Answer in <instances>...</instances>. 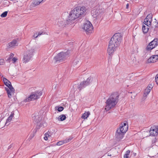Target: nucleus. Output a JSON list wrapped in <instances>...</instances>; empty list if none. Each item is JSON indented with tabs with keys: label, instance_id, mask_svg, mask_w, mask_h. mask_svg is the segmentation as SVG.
Here are the masks:
<instances>
[{
	"label": "nucleus",
	"instance_id": "nucleus-5",
	"mask_svg": "<svg viewBox=\"0 0 158 158\" xmlns=\"http://www.w3.org/2000/svg\"><path fill=\"white\" fill-rule=\"evenodd\" d=\"M35 52V49L33 48H32L27 50L24 54L23 58V62L27 63L30 60Z\"/></svg>",
	"mask_w": 158,
	"mask_h": 158
},
{
	"label": "nucleus",
	"instance_id": "nucleus-50",
	"mask_svg": "<svg viewBox=\"0 0 158 158\" xmlns=\"http://www.w3.org/2000/svg\"><path fill=\"white\" fill-rule=\"evenodd\" d=\"M11 145H12L11 144L10 146H9L8 149H9V148H11Z\"/></svg>",
	"mask_w": 158,
	"mask_h": 158
},
{
	"label": "nucleus",
	"instance_id": "nucleus-8",
	"mask_svg": "<svg viewBox=\"0 0 158 158\" xmlns=\"http://www.w3.org/2000/svg\"><path fill=\"white\" fill-rule=\"evenodd\" d=\"M93 28L92 24L88 21H87L86 23H84L83 27L87 34L91 33Z\"/></svg>",
	"mask_w": 158,
	"mask_h": 158
},
{
	"label": "nucleus",
	"instance_id": "nucleus-6",
	"mask_svg": "<svg viewBox=\"0 0 158 158\" xmlns=\"http://www.w3.org/2000/svg\"><path fill=\"white\" fill-rule=\"evenodd\" d=\"M42 95V93L41 91H37L32 92L29 97L23 100V102H28L31 101L36 99L39 98Z\"/></svg>",
	"mask_w": 158,
	"mask_h": 158
},
{
	"label": "nucleus",
	"instance_id": "nucleus-34",
	"mask_svg": "<svg viewBox=\"0 0 158 158\" xmlns=\"http://www.w3.org/2000/svg\"><path fill=\"white\" fill-rule=\"evenodd\" d=\"M77 64H78V65L80 64L79 61L77 60V59L74 60L73 62V66L77 65Z\"/></svg>",
	"mask_w": 158,
	"mask_h": 158
},
{
	"label": "nucleus",
	"instance_id": "nucleus-13",
	"mask_svg": "<svg viewBox=\"0 0 158 158\" xmlns=\"http://www.w3.org/2000/svg\"><path fill=\"white\" fill-rule=\"evenodd\" d=\"M18 41L17 40L14 39L10 43H9L7 46V47L9 48H13L15 46L18 45Z\"/></svg>",
	"mask_w": 158,
	"mask_h": 158
},
{
	"label": "nucleus",
	"instance_id": "nucleus-44",
	"mask_svg": "<svg viewBox=\"0 0 158 158\" xmlns=\"http://www.w3.org/2000/svg\"><path fill=\"white\" fill-rule=\"evenodd\" d=\"M155 23L156 24L155 25H154V27H155V28H154V30H155V29L156 28H158V23L157 22L156 23V22Z\"/></svg>",
	"mask_w": 158,
	"mask_h": 158
},
{
	"label": "nucleus",
	"instance_id": "nucleus-43",
	"mask_svg": "<svg viewBox=\"0 0 158 158\" xmlns=\"http://www.w3.org/2000/svg\"><path fill=\"white\" fill-rule=\"evenodd\" d=\"M4 62V60L3 59H0V64L2 65Z\"/></svg>",
	"mask_w": 158,
	"mask_h": 158
},
{
	"label": "nucleus",
	"instance_id": "nucleus-26",
	"mask_svg": "<svg viewBox=\"0 0 158 158\" xmlns=\"http://www.w3.org/2000/svg\"><path fill=\"white\" fill-rule=\"evenodd\" d=\"M152 16L153 15L152 14H148L146 17V18H147L148 19V20H150V24H151V23L152 22Z\"/></svg>",
	"mask_w": 158,
	"mask_h": 158
},
{
	"label": "nucleus",
	"instance_id": "nucleus-31",
	"mask_svg": "<svg viewBox=\"0 0 158 158\" xmlns=\"http://www.w3.org/2000/svg\"><path fill=\"white\" fill-rule=\"evenodd\" d=\"M73 137L72 136H70L68 138H66L64 140V142L65 143H67L73 139Z\"/></svg>",
	"mask_w": 158,
	"mask_h": 158
},
{
	"label": "nucleus",
	"instance_id": "nucleus-12",
	"mask_svg": "<svg viewBox=\"0 0 158 158\" xmlns=\"http://www.w3.org/2000/svg\"><path fill=\"white\" fill-rule=\"evenodd\" d=\"M158 127H151L150 132V135L152 136H156L158 135Z\"/></svg>",
	"mask_w": 158,
	"mask_h": 158
},
{
	"label": "nucleus",
	"instance_id": "nucleus-41",
	"mask_svg": "<svg viewBox=\"0 0 158 158\" xmlns=\"http://www.w3.org/2000/svg\"><path fill=\"white\" fill-rule=\"evenodd\" d=\"M155 81L157 84L158 85V74L156 75V76Z\"/></svg>",
	"mask_w": 158,
	"mask_h": 158
},
{
	"label": "nucleus",
	"instance_id": "nucleus-16",
	"mask_svg": "<svg viewBox=\"0 0 158 158\" xmlns=\"http://www.w3.org/2000/svg\"><path fill=\"white\" fill-rule=\"evenodd\" d=\"M149 26H150L148 25H147V26H145V25L143 24L142 26V30L143 32L145 34L148 32L149 29Z\"/></svg>",
	"mask_w": 158,
	"mask_h": 158
},
{
	"label": "nucleus",
	"instance_id": "nucleus-3",
	"mask_svg": "<svg viewBox=\"0 0 158 158\" xmlns=\"http://www.w3.org/2000/svg\"><path fill=\"white\" fill-rule=\"evenodd\" d=\"M119 98V94L118 92L112 93L105 102V109L106 111H108L114 107L118 101Z\"/></svg>",
	"mask_w": 158,
	"mask_h": 158
},
{
	"label": "nucleus",
	"instance_id": "nucleus-28",
	"mask_svg": "<svg viewBox=\"0 0 158 158\" xmlns=\"http://www.w3.org/2000/svg\"><path fill=\"white\" fill-rule=\"evenodd\" d=\"M121 129L123 128V127H124V129L123 130V132H126L128 129V126H123V123L120 125Z\"/></svg>",
	"mask_w": 158,
	"mask_h": 158
},
{
	"label": "nucleus",
	"instance_id": "nucleus-32",
	"mask_svg": "<svg viewBox=\"0 0 158 158\" xmlns=\"http://www.w3.org/2000/svg\"><path fill=\"white\" fill-rule=\"evenodd\" d=\"M14 54L13 53H10V55L9 56V57H8L7 59L6 60L8 61L9 62H10L9 60H10L11 59L13 58V57L14 56Z\"/></svg>",
	"mask_w": 158,
	"mask_h": 158
},
{
	"label": "nucleus",
	"instance_id": "nucleus-4",
	"mask_svg": "<svg viewBox=\"0 0 158 158\" xmlns=\"http://www.w3.org/2000/svg\"><path fill=\"white\" fill-rule=\"evenodd\" d=\"M69 51L66 52H61L59 53L54 57L53 59L54 62L56 63L64 62L69 56Z\"/></svg>",
	"mask_w": 158,
	"mask_h": 158
},
{
	"label": "nucleus",
	"instance_id": "nucleus-42",
	"mask_svg": "<svg viewBox=\"0 0 158 158\" xmlns=\"http://www.w3.org/2000/svg\"><path fill=\"white\" fill-rule=\"evenodd\" d=\"M18 59L17 58H15V57H13L12 59V60L13 61V63H14Z\"/></svg>",
	"mask_w": 158,
	"mask_h": 158
},
{
	"label": "nucleus",
	"instance_id": "nucleus-24",
	"mask_svg": "<svg viewBox=\"0 0 158 158\" xmlns=\"http://www.w3.org/2000/svg\"><path fill=\"white\" fill-rule=\"evenodd\" d=\"M45 32H44L43 31H42V32L40 31L39 32L38 34H37V33L34 34L33 36L35 38H37L38 37V36H40V35H41L43 34H45Z\"/></svg>",
	"mask_w": 158,
	"mask_h": 158
},
{
	"label": "nucleus",
	"instance_id": "nucleus-27",
	"mask_svg": "<svg viewBox=\"0 0 158 158\" xmlns=\"http://www.w3.org/2000/svg\"><path fill=\"white\" fill-rule=\"evenodd\" d=\"M130 153V151L129 150H127L126 152V153L124 155V158H129V155Z\"/></svg>",
	"mask_w": 158,
	"mask_h": 158
},
{
	"label": "nucleus",
	"instance_id": "nucleus-1",
	"mask_svg": "<svg viewBox=\"0 0 158 158\" xmlns=\"http://www.w3.org/2000/svg\"><path fill=\"white\" fill-rule=\"evenodd\" d=\"M122 40V35L119 33H115L111 38L108 45L107 51L109 55L113 53L115 48L118 47Z\"/></svg>",
	"mask_w": 158,
	"mask_h": 158
},
{
	"label": "nucleus",
	"instance_id": "nucleus-10",
	"mask_svg": "<svg viewBox=\"0 0 158 158\" xmlns=\"http://www.w3.org/2000/svg\"><path fill=\"white\" fill-rule=\"evenodd\" d=\"M157 39H154L153 40L150 42L146 48L147 51H150L157 45Z\"/></svg>",
	"mask_w": 158,
	"mask_h": 158
},
{
	"label": "nucleus",
	"instance_id": "nucleus-40",
	"mask_svg": "<svg viewBox=\"0 0 158 158\" xmlns=\"http://www.w3.org/2000/svg\"><path fill=\"white\" fill-rule=\"evenodd\" d=\"M49 136V135L47 134H45V136L44 137V139L45 140H47L48 139V137Z\"/></svg>",
	"mask_w": 158,
	"mask_h": 158
},
{
	"label": "nucleus",
	"instance_id": "nucleus-51",
	"mask_svg": "<svg viewBox=\"0 0 158 158\" xmlns=\"http://www.w3.org/2000/svg\"><path fill=\"white\" fill-rule=\"evenodd\" d=\"M44 1H46V0H44Z\"/></svg>",
	"mask_w": 158,
	"mask_h": 158
},
{
	"label": "nucleus",
	"instance_id": "nucleus-19",
	"mask_svg": "<svg viewBox=\"0 0 158 158\" xmlns=\"http://www.w3.org/2000/svg\"><path fill=\"white\" fill-rule=\"evenodd\" d=\"M149 21L150 20H148V19L145 18L144 19V21L143 23V24H144L146 26H147V25H148V26H151L152 24L151 23V24H150Z\"/></svg>",
	"mask_w": 158,
	"mask_h": 158
},
{
	"label": "nucleus",
	"instance_id": "nucleus-49",
	"mask_svg": "<svg viewBox=\"0 0 158 158\" xmlns=\"http://www.w3.org/2000/svg\"><path fill=\"white\" fill-rule=\"evenodd\" d=\"M128 6H129V4H127L126 5L127 8H128Z\"/></svg>",
	"mask_w": 158,
	"mask_h": 158
},
{
	"label": "nucleus",
	"instance_id": "nucleus-45",
	"mask_svg": "<svg viewBox=\"0 0 158 158\" xmlns=\"http://www.w3.org/2000/svg\"><path fill=\"white\" fill-rule=\"evenodd\" d=\"M34 136V134H32L29 137V139H31Z\"/></svg>",
	"mask_w": 158,
	"mask_h": 158
},
{
	"label": "nucleus",
	"instance_id": "nucleus-30",
	"mask_svg": "<svg viewBox=\"0 0 158 158\" xmlns=\"http://www.w3.org/2000/svg\"><path fill=\"white\" fill-rule=\"evenodd\" d=\"M5 90L6 91L8 97L10 98V96L12 95V94H11V92H10V90H9V89L6 87H5Z\"/></svg>",
	"mask_w": 158,
	"mask_h": 158
},
{
	"label": "nucleus",
	"instance_id": "nucleus-23",
	"mask_svg": "<svg viewBox=\"0 0 158 158\" xmlns=\"http://www.w3.org/2000/svg\"><path fill=\"white\" fill-rule=\"evenodd\" d=\"M90 114V113L89 112H85L84 114H83V115L81 117V118H84L85 119V118H87V117L89 116Z\"/></svg>",
	"mask_w": 158,
	"mask_h": 158
},
{
	"label": "nucleus",
	"instance_id": "nucleus-48",
	"mask_svg": "<svg viewBox=\"0 0 158 158\" xmlns=\"http://www.w3.org/2000/svg\"><path fill=\"white\" fill-rule=\"evenodd\" d=\"M123 126H128V124H127L126 123H124L123 124Z\"/></svg>",
	"mask_w": 158,
	"mask_h": 158
},
{
	"label": "nucleus",
	"instance_id": "nucleus-36",
	"mask_svg": "<svg viewBox=\"0 0 158 158\" xmlns=\"http://www.w3.org/2000/svg\"><path fill=\"white\" fill-rule=\"evenodd\" d=\"M64 143H65V142H64V140L63 141H61L58 142L56 143V145H57L60 146L63 144Z\"/></svg>",
	"mask_w": 158,
	"mask_h": 158
},
{
	"label": "nucleus",
	"instance_id": "nucleus-22",
	"mask_svg": "<svg viewBox=\"0 0 158 158\" xmlns=\"http://www.w3.org/2000/svg\"><path fill=\"white\" fill-rule=\"evenodd\" d=\"M14 113H12L10 115V116L8 117V118L7 119L6 122V124L7 123L9 122H10L11 121V120H12V119L14 116Z\"/></svg>",
	"mask_w": 158,
	"mask_h": 158
},
{
	"label": "nucleus",
	"instance_id": "nucleus-18",
	"mask_svg": "<svg viewBox=\"0 0 158 158\" xmlns=\"http://www.w3.org/2000/svg\"><path fill=\"white\" fill-rule=\"evenodd\" d=\"M150 92V91L147 89H145L144 92V94L143 95V99L145 100L146 99L147 96L149 94Z\"/></svg>",
	"mask_w": 158,
	"mask_h": 158
},
{
	"label": "nucleus",
	"instance_id": "nucleus-35",
	"mask_svg": "<svg viewBox=\"0 0 158 158\" xmlns=\"http://www.w3.org/2000/svg\"><path fill=\"white\" fill-rule=\"evenodd\" d=\"M8 12L6 11L3 12L1 15L2 17H5L7 15Z\"/></svg>",
	"mask_w": 158,
	"mask_h": 158
},
{
	"label": "nucleus",
	"instance_id": "nucleus-17",
	"mask_svg": "<svg viewBox=\"0 0 158 158\" xmlns=\"http://www.w3.org/2000/svg\"><path fill=\"white\" fill-rule=\"evenodd\" d=\"M45 1L44 0H34L32 2L33 6H35L39 5L41 2Z\"/></svg>",
	"mask_w": 158,
	"mask_h": 158
},
{
	"label": "nucleus",
	"instance_id": "nucleus-25",
	"mask_svg": "<svg viewBox=\"0 0 158 158\" xmlns=\"http://www.w3.org/2000/svg\"><path fill=\"white\" fill-rule=\"evenodd\" d=\"M8 88H9V90H10V92H11V94L12 93H15V90L14 88L12 86L11 84H10V85H8Z\"/></svg>",
	"mask_w": 158,
	"mask_h": 158
},
{
	"label": "nucleus",
	"instance_id": "nucleus-39",
	"mask_svg": "<svg viewBox=\"0 0 158 158\" xmlns=\"http://www.w3.org/2000/svg\"><path fill=\"white\" fill-rule=\"evenodd\" d=\"M35 158H44L43 155L41 154L40 155H37L35 156Z\"/></svg>",
	"mask_w": 158,
	"mask_h": 158
},
{
	"label": "nucleus",
	"instance_id": "nucleus-21",
	"mask_svg": "<svg viewBox=\"0 0 158 158\" xmlns=\"http://www.w3.org/2000/svg\"><path fill=\"white\" fill-rule=\"evenodd\" d=\"M66 117L64 114H61L60 115L58 118L59 121H63L65 119Z\"/></svg>",
	"mask_w": 158,
	"mask_h": 158
},
{
	"label": "nucleus",
	"instance_id": "nucleus-47",
	"mask_svg": "<svg viewBox=\"0 0 158 158\" xmlns=\"http://www.w3.org/2000/svg\"><path fill=\"white\" fill-rule=\"evenodd\" d=\"M37 130L36 128L34 129L33 131V134H34L36 132Z\"/></svg>",
	"mask_w": 158,
	"mask_h": 158
},
{
	"label": "nucleus",
	"instance_id": "nucleus-15",
	"mask_svg": "<svg viewBox=\"0 0 158 158\" xmlns=\"http://www.w3.org/2000/svg\"><path fill=\"white\" fill-rule=\"evenodd\" d=\"M33 119L35 122L36 123H38L40 122L41 120L42 117L40 115H35L33 117Z\"/></svg>",
	"mask_w": 158,
	"mask_h": 158
},
{
	"label": "nucleus",
	"instance_id": "nucleus-7",
	"mask_svg": "<svg viewBox=\"0 0 158 158\" xmlns=\"http://www.w3.org/2000/svg\"><path fill=\"white\" fill-rule=\"evenodd\" d=\"M93 78L91 77H89L86 80L81 82L78 86L77 89L80 91L83 89L85 88L91 83Z\"/></svg>",
	"mask_w": 158,
	"mask_h": 158
},
{
	"label": "nucleus",
	"instance_id": "nucleus-9",
	"mask_svg": "<svg viewBox=\"0 0 158 158\" xmlns=\"http://www.w3.org/2000/svg\"><path fill=\"white\" fill-rule=\"evenodd\" d=\"M72 21L68 20H65L63 19H58L57 25L60 28L65 27L69 23L72 22Z\"/></svg>",
	"mask_w": 158,
	"mask_h": 158
},
{
	"label": "nucleus",
	"instance_id": "nucleus-37",
	"mask_svg": "<svg viewBox=\"0 0 158 158\" xmlns=\"http://www.w3.org/2000/svg\"><path fill=\"white\" fill-rule=\"evenodd\" d=\"M47 126V123H43L42 122H41L40 123V126L41 127H46Z\"/></svg>",
	"mask_w": 158,
	"mask_h": 158
},
{
	"label": "nucleus",
	"instance_id": "nucleus-46",
	"mask_svg": "<svg viewBox=\"0 0 158 158\" xmlns=\"http://www.w3.org/2000/svg\"><path fill=\"white\" fill-rule=\"evenodd\" d=\"M118 129H121V131H122L124 133H125V132H123V130L124 129V127H123V128L122 129H121V127H120H120H119V128H118Z\"/></svg>",
	"mask_w": 158,
	"mask_h": 158
},
{
	"label": "nucleus",
	"instance_id": "nucleus-14",
	"mask_svg": "<svg viewBox=\"0 0 158 158\" xmlns=\"http://www.w3.org/2000/svg\"><path fill=\"white\" fill-rule=\"evenodd\" d=\"M158 60V55H154L152 56L147 60L148 63H154L156 60Z\"/></svg>",
	"mask_w": 158,
	"mask_h": 158
},
{
	"label": "nucleus",
	"instance_id": "nucleus-29",
	"mask_svg": "<svg viewBox=\"0 0 158 158\" xmlns=\"http://www.w3.org/2000/svg\"><path fill=\"white\" fill-rule=\"evenodd\" d=\"M56 110H57L59 112H61L64 110V107L62 106H56L55 108Z\"/></svg>",
	"mask_w": 158,
	"mask_h": 158
},
{
	"label": "nucleus",
	"instance_id": "nucleus-2",
	"mask_svg": "<svg viewBox=\"0 0 158 158\" xmlns=\"http://www.w3.org/2000/svg\"><path fill=\"white\" fill-rule=\"evenodd\" d=\"M86 9L85 7H77L74 8L70 12L69 16V20L73 21L76 19L84 17L85 15Z\"/></svg>",
	"mask_w": 158,
	"mask_h": 158
},
{
	"label": "nucleus",
	"instance_id": "nucleus-11",
	"mask_svg": "<svg viewBox=\"0 0 158 158\" xmlns=\"http://www.w3.org/2000/svg\"><path fill=\"white\" fill-rule=\"evenodd\" d=\"M121 129H117L115 133V137L116 139L117 140H119L122 139L123 137L124 133L121 131Z\"/></svg>",
	"mask_w": 158,
	"mask_h": 158
},
{
	"label": "nucleus",
	"instance_id": "nucleus-38",
	"mask_svg": "<svg viewBox=\"0 0 158 158\" xmlns=\"http://www.w3.org/2000/svg\"><path fill=\"white\" fill-rule=\"evenodd\" d=\"M152 84H150L148 85L147 88L146 89H148L149 90L151 91V90L152 89Z\"/></svg>",
	"mask_w": 158,
	"mask_h": 158
},
{
	"label": "nucleus",
	"instance_id": "nucleus-33",
	"mask_svg": "<svg viewBox=\"0 0 158 158\" xmlns=\"http://www.w3.org/2000/svg\"><path fill=\"white\" fill-rule=\"evenodd\" d=\"M94 12V11H92V13ZM95 14H94V15L93 16H94V17H97V16H98L100 14V13H98V11L97 10H96L95 11Z\"/></svg>",
	"mask_w": 158,
	"mask_h": 158
},
{
	"label": "nucleus",
	"instance_id": "nucleus-20",
	"mask_svg": "<svg viewBox=\"0 0 158 158\" xmlns=\"http://www.w3.org/2000/svg\"><path fill=\"white\" fill-rule=\"evenodd\" d=\"M3 81L4 83L6 86L7 87H8V85H10V84H11V82L8 80L6 78H3Z\"/></svg>",
	"mask_w": 158,
	"mask_h": 158
}]
</instances>
